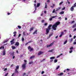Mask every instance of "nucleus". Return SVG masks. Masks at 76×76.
I'll list each match as a JSON object with an SVG mask.
<instances>
[{
  "mask_svg": "<svg viewBox=\"0 0 76 76\" xmlns=\"http://www.w3.org/2000/svg\"><path fill=\"white\" fill-rule=\"evenodd\" d=\"M52 26V25L50 24L48 26V28H46V35H48V34H49V32H50V30H51V27Z\"/></svg>",
  "mask_w": 76,
  "mask_h": 76,
  "instance_id": "obj_1",
  "label": "nucleus"
},
{
  "mask_svg": "<svg viewBox=\"0 0 76 76\" xmlns=\"http://www.w3.org/2000/svg\"><path fill=\"white\" fill-rule=\"evenodd\" d=\"M24 61L25 63H24L22 65V67L23 68V69H26V60H24Z\"/></svg>",
  "mask_w": 76,
  "mask_h": 76,
  "instance_id": "obj_2",
  "label": "nucleus"
},
{
  "mask_svg": "<svg viewBox=\"0 0 76 76\" xmlns=\"http://www.w3.org/2000/svg\"><path fill=\"white\" fill-rule=\"evenodd\" d=\"M28 50H29L30 52H31V51H34V49L33 48H31V47L30 46H29L28 47Z\"/></svg>",
  "mask_w": 76,
  "mask_h": 76,
  "instance_id": "obj_3",
  "label": "nucleus"
},
{
  "mask_svg": "<svg viewBox=\"0 0 76 76\" xmlns=\"http://www.w3.org/2000/svg\"><path fill=\"white\" fill-rule=\"evenodd\" d=\"M57 26L55 24L52 26V28L53 30H56V28H57Z\"/></svg>",
  "mask_w": 76,
  "mask_h": 76,
  "instance_id": "obj_4",
  "label": "nucleus"
},
{
  "mask_svg": "<svg viewBox=\"0 0 76 76\" xmlns=\"http://www.w3.org/2000/svg\"><path fill=\"white\" fill-rule=\"evenodd\" d=\"M53 44H54V42H53L49 45H46L47 47L48 48V47H51V46H52V45H53Z\"/></svg>",
  "mask_w": 76,
  "mask_h": 76,
  "instance_id": "obj_5",
  "label": "nucleus"
},
{
  "mask_svg": "<svg viewBox=\"0 0 76 76\" xmlns=\"http://www.w3.org/2000/svg\"><path fill=\"white\" fill-rule=\"evenodd\" d=\"M15 45H16L17 47L19 45V43L18 42H15Z\"/></svg>",
  "mask_w": 76,
  "mask_h": 76,
  "instance_id": "obj_6",
  "label": "nucleus"
},
{
  "mask_svg": "<svg viewBox=\"0 0 76 76\" xmlns=\"http://www.w3.org/2000/svg\"><path fill=\"white\" fill-rule=\"evenodd\" d=\"M15 38H13L12 39V40L10 41V42H11V44H14V41H15Z\"/></svg>",
  "mask_w": 76,
  "mask_h": 76,
  "instance_id": "obj_7",
  "label": "nucleus"
},
{
  "mask_svg": "<svg viewBox=\"0 0 76 76\" xmlns=\"http://www.w3.org/2000/svg\"><path fill=\"white\" fill-rule=\"evenodd\" d=\"M43 53H44L43 52L40 51V52H39L38 55V56H40V55H41V54H43Z\"/></svg>",
  "mask_w": 76,
  "mask_h": 76,
  "instance_id": "obj_8",
  "label": "nucleus"
},
{
  "mask_svg": "<svg viewBox=\"0 0 76 76\" xmlns=\"http://www.w3.org/2000/svg\"><path fill=\"white\" fill-rule=\"evenodd\" d=\"M60 22L59 21H58L55 24L57 26L58 25H60Z\"/></svg>",
  "mask_w": 76,
  "mask_h": 76,
  "instance_id": "obj_9",
  "label": "nucleus"
},
{
  "mask_svg": "<svg viewBox=\"0 0 76 76\" xmlns=\"http://www.w3.org/2000/svg\"><path fill=\"white\" fill-rule=\"evenodd\" d=\"M3 52V54H2V56H5L6 55V50H4Z\"/></svg>",
  "mask_w": 76,
  "mask_h": 76,
  "instance_id": "obj_10",
  "label": "nucleus"
},
{
  "mask_svg": "<svg viewBox=\"0 0 76 76\" xmlns=\"http://www.w3.org/2000/svg\"><path fill=\"white\" fill-rule=\"evenodd\" d=\"M75 7L74 6V5H73V6H72V7H71V9H70V10H71V11H73V10H74V8Z\"/></svg>",
  "mask_w": 76,
  "mask_h": 76,
  "instance_id": "obj_11",
  "label": "nucleus"
},
{
  "mask_svg": "<svg viewBox=\"0 0 76 76\" xmlns=\"http://www.w3.org/2000/svg\"><path fill=\"white\" fill-rule=\"evenodd\" d=\"M37 30H35V31L33 33V34L34 35V34H37Z\"/></svg>",
  "mask_w": 76,
  "mask_h": 76,
  "instance_id": "obj_12",
  "label": "nucleus"
},
{
  "mask_svg": "<svg viewBox=\"0 0 76 76\" xmlns=\"http://www.w3.org/2000/svg\"><path fill=\"white\" fill-rule=\"evenodd\" d=\"M34 27H32L30 28L29 30L30 32H31V31H32V30L34 29Z\"/></svg>",
  "mask_w": 76,
  "mask_h": 76,
  "instance_id": "obj_13",
  "label": "nucleus"
},
{
  "mask_svg": "<svg viewBox=\"0 0 76 76\" xmlns=\"http://www.w3.org/2000/svg\"><path fill=\"white\" fill-rule=\"evenodd\" d=\"M39 6H40V3H38L36 7H39Z\"/></svg>",
  "mask_w": 76,
  "mask_h": 76,
  "instance_id": "obj_14",
  "label": "nucleus"
},
{
  "mask_svg": "<svg viewBox=\"0 0 76 76\" xmlns=\"http://www.w3.org/2000/svg\"><path fill=\"white\" fill-rule=\"evenodd\" d=\"M64 12L63 11L61 12H60L59 13V14H60L61 15H62V14H64Z\"/></svg>",
  "mask_w": 76,
  "mask_h": 76,
  "instance_id": "obj_15",
  "label": "nucleus"
},
{
  "mask_svg": "<svg viewBox=\"0 0 76 76\" xmlns=\"http://www.w3.org/2000/svg\"><path fill=\"white\" fill-rule=\"evenodd\" d=\"M15 72L16 73H19V72L18 71V69H15Z\"/></svg>",
  "mask_w": 76,
  "mask_h": 76,
  "instance_id": "obj_16",
  "label": "nucleus"
},
{
  "mask_svg": "<svg viewBox=\"0 0 76 76\" xmlns=\"http://www.w3.org/2000/svg\"><path fill=\"white\" fill-rule=\"evenodd\" d=\"M53 35V32H51L50 34L49 35V37H51L52 35Z\"/></svg>",
  "mask_w": 76,
  "mask_h": 76,
  "instance_id": "obj_17",
  "label": "nucleus"
},
{
  "mask_svg": "<svg viewBox=\"0 0 76 76\" xmlns=\"http://www.w3.org/2000/svg\"><path fill=\"white\" fill-rule=\"evenodd\" d=\"M75 27H76V23L72 26V28H75Z\"/></svg>",
  "mask_w": 76,
  "mask_h": 76,
  "instance_id": "obj_18",
  "label": "nucleus"
},
{
  "mask_svg": "<svg viewBox=\"0 0 76 76\" xmlns=\"http://www.w3.org/2000/svg\"><path fill=\"white\" fill-rule=\"evenodd\" d=\"M61 9V7H59L58 8L56 9V10L58 11L59 10H60Z\"/></svg>",
  "mask_w": 76,
  "mask_h": 76,
  "instance_id": "obj_19",
  "label": "nucleus"
},
{
  "mask_svg": "<svg viewBox=\"0 0 76 76\" xmlns=\"http://www.w3.org/2000/svg\"><path fill=\"white\" fill-rule=\"evenodd\" d=\"M19 68V65H18L16 66L15 69L18 70Z\"/></svg>",
  "mask_w": 76,
  "mask_h": 76,
  "instance_id": "obj_20",
  "label": "nucleus"
},
{
  "mask_svg": "<svg viewBox=\"0 0 76 76\" xmlns=\"http://www.w3.org/2000/svg\"><path fill=\"white\" fill-rule=\"evenodd\" d=\"M34 57H35V56H31L30 58V59H32V58H34Z\"/></svg>",
  "mask_w": 76,
  "mask_h": 76,
  "instance_id": "obj_21",
  "label": "nucleus"
},
{
  "mask_svg": "<svg viewBox=\"0 0 76 76\" xmlns=\"http://www.w3.org/2000/svg\"><path fill=\"white\" fill-rule=\"evenodd\" d=\"M63 75V73L62 72L60 74H58V76H61V75Z\"/></svg>",
  "mask_w": 76,
  "mask_h": 76,
  "instance_id": "obj_22",
  "label": "nucleus"
},
{
  "mask_svg": "<svg viewBox=\"0 0 76 76\" xmlns=\"http://www.w3.org/2000/svg\"><path fill=\"white\" fill-rule=\"evenodd\" d=\"M12 50H14V49H16V47L13 46H12Z\"/></svg>",
  "mask_w": 76,
  "mask_h": 76,
  "instance_id": "obj_23",
  "label": "nucleus"
},
{
  "mask_svg": "<svg viewBox=\"0 0 76 76\" xmlns=\"http://www.w3.org/2000/svg\"><path fill=\"white\" fill-rule=\"evenodd\" d=\"M54 58H55V57H52L50 58V59L51 60H52V59H54Z\"/></svg>",
  "mask_w": 76,
  "mask_h": 76,
  "instance_id": "obj_24",
  "label": "nucleus"
},
{
  "mask_svg": "<svg viewBox=\"0 0 76 76\" xmlns=\"http://www.w3.org/2000/svg\"><path fill=\"white\" fill-rule=\"evenodd\" d=\"M55 6V4H53V6H50V7H51L52 8H54V7Z\"/></svg>",
  "mask_w": 76,
  "mask_h": 76,
  "instance_id": "obj_25",
  "label": "nucleus"
},
{
  "mask_svg": "<svg viewBox=\"0 0 76 76\" xmlns=\"http://www.w3.org/2000/svg\"><path fill=\"white\" fill-rule=\"evenodd\" d=\"M47 3H45V9H47Z\"/></svg>",
  "mask_w": 76,
  "mask_h": 76,
  "instance_id": "obj_26",
  "label": "nucleus"
},
{
  "mask_svg": "<svg viewBox=\"0 0 76 76\" xmlns=\"http://www.w3.org/2000/svg\"><path fill=\"white\" fill-rule=\"evenodd\" d=\"M59 68H60V66H58L57 67L56 70H58Z\"/></svg>",
  "mask_w": 76,
  "mask_h": 76,
  "instance_id": "obj_27",
  "label": "nucleus"
},
{
  "mask_svg": "<svg viewBox=\"0 0 76 76\" xmlns=\"http://www.w3.org/2000/svg\"><path fill=\"white\" fill-rule=\"evenodd\" d=\"M73 41V38H71L69 41L70 42H72Z\"/></svg>",
  "mask_w": 76,
  "mask_h": 76,
  "instance_id": "obj_28",
  "label": "nucleus"
},
{
  "mask_svg": "<svg viewBox=\"0 0 76 76\" xmlns=\"http://www.w3.org/2000/svg\"><path fill=\"white\" fill-rule=\"evenodd\" d=\"M58 60L57 59H55L54 61V63H57V62Z\"/></svg>",
  "mask_w": 76,
  "mask_h": 76,
  "instance_id": "obj_29",
  "label": "nucleus"
},
{
  "mask_svg": "<svg viewBox=\"0 0 76 76\" xmlns=\"http://www.w3.org/2000/svg\"><path fill=\"white\" fill-rule=\"evenodd\" d=\"M23 34L24 36H25L26 34H25V31H23Z\"/></svg>",
  "mask_w": 76,
  "mask_h": 76,
  "instance_id": "obj_30",
  "label": "nucleus"
},
{
  "mask_svg": "<svg viewBox=\"0 0 76 76\" xmlns=\"http://www.w3.org/2000/svg\"><path fill=\"white\" fill-rule=\"evenodd\" d=\"M34 6L35 7V10H36V9H37V7H36V4H34Z\"/></svg>",
  "mask_w": 76,
  "mask_h": 76,
  "instance_id": "obj_31",
  "label": "nucleus"
},
{
  "mask_svg": "<svg viewBox=\"0 0 76 76\" xmlns=\"http://www.w3.org/2000/svg\"><path fill=\"white\" fill-rule=\"evenodd\" d=\"M33 62L32 61H31L29 63V64H33Z\"/></svg>",
  "mask_w": 76,
  "mask_h": 76,
  "instance_id": "obj_32",
  "label": "nucleus"
},
{
  "mask_svg": "<svg viewBox=\"0 0 76 76\" xmlns=\"http://www.w3.org/2000/svg\"><path fill=\"white\" fill-rule=\"evenodd\" d=\"M69 49L71 50H73V46L71 47V48H69Z\"/></svg>",
  "mask_w": 76,
  "mask_h": 76,
  "instance_id": "obj_33",
  "label": "nucleus"
},
{
  "mask_svg": "<svg viewBox=\"0 0 76 76\" xmlns=\"http://www.w3.org/2000/svg\"><path fill=\"white\" fill-rule=\"evenodd\" d=\"M15 54V53L14 52H13L12 53V56H14V54Z\"/></svg>",
  "mask_w": 76,
  "mask_h": 76,
  "instance_id": "obj_34",
  "label": "nucleus"
},
{
  "mask_svg": "<svg viewBox=\"0 0 76 76\" xmlns=\"http://www.w3.org/2000/svg\"><path fill=\"white\" fill-rule=\"evenodd\" d=\"M57 17V16H53L52 17V18H56Z\"/></svg>",
  "mask_w": 76,
  "mask_h": 76,
  "instance_id": "obj_35",
  "label": "nucleus"
},
{
  "mask_svg": "<svg viewBox=\"0 0 76 76\" xmlns=\"http://www.w3.org/2000/svg\"><path fill=\"white\" fill-rule=\"evenodd\" d=\"M18 28H19V29H20V28H21V26H18Z\"/></svg>",
  "mask_w": 76,
  "mask_h": 76,
  "instance_id": "obj_36",
  "label": "nucleus"
},
{
  "mask_svg": "<svg viewBox=\"0 0 76 76\" xmlns=\"http://www.w3.org/2000/svg\"><path fill=\"white\" fill-rule=\"evenodd\" d=\"M22 41H24V39L23 38H22L21 39Z\"/></svg>",
  "mask_w": 76,
  "mask_h": 76,
  "instance_id": "obj_37",
  "label": "nucleus"
},
{
  "mask_svg": "<svg viewBox=\"0 0 76 76\" xmlns=\"http://www.w3.org/2000/svg\"><path fill=\"white\" fill-rule=\"evenodd\" d=\"M49 52H53V50H49Z\"/></svg>",
  "mask_w": 76,
  "mask_h": 76,
  "instance_id": "obj_38",
  "label": "nucleus"
},
{
  "mask_svg": "<svg viewBox=\"0 0 76 76\" xmlns=\"http://www.w3.org/2000/svg\"><path fill=\"white\" fill-rule=\"evenodd\" d=\"M48 25V23H46L44 24V26H47V25Z\"/></svg>",
  "mask_w": 76,
  "mask_h": 76,
  "instance_id": "obj_39",
  "label": "nucleus"
},
{
  "mask_svg": "<svg viewBox=\"0 0 76 76\" xmlns=\"http://www.w3.org/2000/svg\"><path fill=\"white\" fill-rule=\"evenodd\" d=\"M63 3V2L62 1L59 3V5H61Z\"/></svg>",
  "mask_w": 76,
  "mask_h": 76,
  "instance_id": "obj_40",
  "label": "nucleus"
},
{
  "mask_svg": "<svg viewBox=\"0 0 76 76\" xmlns=\"http://www.w3.org/2000/svg\"><path fill=\"white\" fill-rule=\"evenodd\" d=\"M7 41H8V40H5V41H4V43H5V42H7Z\"/></svg>",
  "mask_w": 76,
  "mask_h": 76,
  "instance_id": "obj_41",
  "label": "nucleus"
},
{
  "mask_svg": "<svg viewBox=\"0 0 76 76\" xmlns=\"http://www.w3.org/2000/svg\"><path fill=\"white\" fill-rule=\"evenodd\" d=\"M65 9V7H64V8L62 9V10H64Z\"/></svg>",
  "mask_w": 76,
  "mask_h": 76,
  "instance_id": "obj_42",
  "label": "nucleus"
},
{
  "mask_svg": "<svg viewBox=\"0 0 76 76\" xmlns=\"http://www.w3.org/2000/svg\"><path fill=\"white\" fill-rule=\"evenodd\" d=\"M67 41H65L64 42V44H66V43H67Z\"/></svg>",
  "mask_w": 76,
  "mask_h": 76,
  "instance_id": "obj_43",
  "label": "nucleus"
},
{
  "mask_svg": "<svg viewBox=\"0 0 76 76\" xmlns=\"http://www.w3.org/2000/svg\"><path fill=\"white\" fill-rule=\"evenodd\" d=\"M75 21L73 20V21H72L71 22V23H72V24L73 23H75Z\"/></svg>",
  "mask_w": 76,
  "mask_h": 76,
  "instance_id": "obj_44",
  "label": "nucleus"
},
{
  "mask_svg": "<svg viewBox=\"0 0 76 76\" xmlns=\"http://www.w3.org/2000/svg\"><path fill=\"white\" fill-rule=\"evenodd\" d=\"M61 35H64V32H61Z\"/></svg>",
  "mask_w": 76,
  "mask_h": 76,
  "instance_id": "obj_45",
  "label": "nucleus"
},
{
  "mask_svg": "<svg viewBox=\"0 0 76 76\" xmlns=\"http://www.w3.org/2000/svg\"><path fill=\"white\" fill-rule=\"evenodd\" d=\"M33 42V41H30L28 42V43H31V42Z\"/></svg>",
  "mask_w": 76,
  "mask_h": 76,
  "instance_id": "obj_46",
  "label": "nucleus"
},
{
  "mask_svg": "<svg viewBox=\"0 0 76 76\" xmlns=\"http://www.w3.org/2000/svg\"><path fill=\"white\" fill-rule=\"evenodd\" d=\"M7 70V68H5L4 70V71H6V70Z\"/></svg>",
  "mask_w": 76,
  "mask_h": 76,
  "instance_id": "obj_47",
  "label": "nucleus"
},
{
  "mask_svg": "<svg viewBox=\"0 0 76 76\" xmlns=\"http://www.w3.org/2000/svg\"><path fill=\"white\" fill-rule=\"evenodd\" d=\"M52 19H53V18H52H52H50L49 19V20H50V21L52 20Z\"/></svg>",
  "mask_w": 76,
  "mask_h": 76,
  "instance_id": "obj_48",
  "label": "nucleus"
},
{
  "mask_svg": "<svg viewBox=\"0 0 76 76\" xmlns=\"http://www.w3.org/2000/svg\"><path fill=\"white\" fill-rule=\"evenodd\" d=\"M28 44H29V43H28V42H27V43H26V44H25V45H28Z\"/></svg>",
  "mask_w": 76,
  "mask_h": 76,
  "instance_id": "obj_49",
  "label": "nucleus"
},
{
  "mask_svg": "<svg viewBox=\"0 0 76 76\" xmlns=\"http://www.w3.org/2000/svg\"><path fill=\"white\" fill-rule=\"evenodd\" d=\"M20 58H21V57H23V55H21L20 56Z\"/></svg>",
  "mask_w": 76,
  "mask_h": 76,
  "instance_id": "obj_50",
  "label": "nucleus"
},
{
  "mask_svg": "<svg viewBox=\"0 0 76 76\" xmlns=\"http://www.w3.org/2000/svg\"><path fill=\"white\" fill-rule=\"evenodd\" d=\"M8 75V73H7V74H6L4 76H7Z\"/></svg>",
  "mask_w": 76,
  "mask_h": 76,
  "instance_id": "obj_51",
  "label": "nucleus"
},
{
  "mask_svg": "<svg viewBox=\"0 0 76 76\" xmlns=\"http://www.w3.org/2000/svg\"><path fill=\"white\" fill-rule=\"evenodd\" d=\"M52 13H55V9H54L53 10V11Z\"/></svg>",
  "mask_w": 76,
  "mask_h": 76,
  "instance_id": "obj_52",
  "label": "nucleus"
},
{
  "mask_svg": "<svg viewBox=\"0 0 76 76\" xmlns=\"http://www.w3.org/2000/svg\"><path fill=\"white\" fill-rule=\"evenodd\" d=\"M20 36H21V34H20L18 35V37H20Z\"/></svg>",
  "mask_w": 76,
  "mask_h": 76,
  "instance_id": "obj_53",
  "label": "nucleus"
},
{
  "mask_svg": "<svg viewBox=\"0 0 76 76\" xmlns=\"http://www.w3.org/2000/svg\"><path fill=\"white\" fill-rule=\"evenodd\" d=\"M72 51H73L72 50H71V51H69V53H72Z\"/></svg>",
  "mask_w": 76,
  "mask_h": 76,
  "instance_id": "obj_54",
  "label": "nucleus"
},
{
  "mask_svg": "<svg viewBox=\"0 0 76 76\" xmlns=\"http://www.w3.org/2000/svg\"><path fill=\"white\" fill-rule=\"evenodd\" d=\"M74 6L75 7H76V3L74 4Z\"/></svg>",
  "mask_w": 76,
  "mask_h": 76,
  "instance_id": "obj_55",
  "label": "nucleus"
},
{
  "mask_svg": "<svg viewBox=\"0 0 76 76\" xmlns=\"http://www.w3.org/2000/svg\"><path fill=\"white\" fill-rule=\"evenodd\" d=\"M76 36H74V37H73V39H75V38H76Z\"/></svg>",
  "mask_w": 76,
  "mask_h": 76,
  "instance_id": "obj_56",
  "label": "nucleus"
},
{
  "mask_svg": "<svg viewBox=\"0 0 76 76\" xmlns=\"http://www.w3.org/2000/svg\"><path fill=\"white\" fill-rule=\"evenodd\" d=\"M73 44H74V45H76V42H74Z\"/></svg>",
  "mask_w": 76,
  "mask_h": 76,
  "instance_id": "obj_57",
  "label": "nucleus"
},
{
  "mask_svg": "<svg viewBox=\"0 0 76 76\" xmlns=\"http://www.w3.org/2000/svg\"><path fill=\"white\" fill-rule=\"evenodd\" d=\"M13 34H16V31H15L13 33Z\"/></svg>",
  "mask_w": 76,
  "mask_h": 76,
  "instance_id": "obj_58",
  "label": "nucleus"
},
{
  "mask_svg": "<svg viewBox=\"0 0 76 76\" xmlns=\"http://www.w3.org/2000/svg\"><path fill=\"white\" fill-rule=\"evenodd\" d=\"M43 73H44V71H43L42 72L41 74H43Z\"/></svg>",
  "mask_w": 76,
  "mask_h": 76,
  "instance_id": "obj_59",
  "label": "nucleus"
},
{
  "mask_svg": "<svg viewBox=\"0 0 76 76\" xmlns=\"http://www.w3.org/2000/svg\"><path fill=\"white\" fill-rule=\"evenodd\" d=\"M76 31V28H75L73 30V32L75 31Z\"/></svg>",
  "mask_w": 76,
  "mask_h": 76,
  "instance_id": "obj_60",
  "label": "nucleus"
},
{
  "mask_svg": "<svg viewBox=\"0 0 76 76\" xmlns=\"http://www.w3.org/2000/svg\"><path fill=\"white\" fill-rule=\"evenodd\" d=\"M60 57V55H58L57 56V58H58Z\"/></svg>",
  "mask_w": 76,
  "mask_h": 76,
  "instance_id": "obj_61",
  "label": "nucleus"
},
{
  "mask_svg": "<svg viewBox=\"0 0 76 76\" xmlns=\"http://www.w3.org/2000/svg\"><path fill=\"white\" fill-rule=\"evenodd\" d=\"M42 23H43V22H44V20H42Z\"/></svg>",
  "mask_w": 76,
  "mask_h": 76,
  "instance_id": "obj_62",
  "label": "nucleus"
},
{
  "mask_svg": "<svg viewBox=\"0 0 76 76\" xmlns=\"http://www.w3.org/2000/svg\"><path fill=\"white\" fill-rule=\"evenodd\" d=\"M44 13H45V14L47 13V11H44Z\"/></svg>",
  "mask_w": 76,
  "mask_h": 76,
  "instance_id": "obj_63",
  "label": "nucleus"
},
{
  "mask_svg": "<svg viewBox=\"0 0 76 76\" xmlns=\"http://www.w3.org/2000/svg\"><path fill=\"white\" fill-rule=\"evenodd\" d=\"M50 1V0H47V2H48V3H49Z\"/></svg>",
  "mask_w": 76,
  "mask_h": 76,
  "instance_id": "obj_64",
  "label": "nucleus"
}]
</instances>
